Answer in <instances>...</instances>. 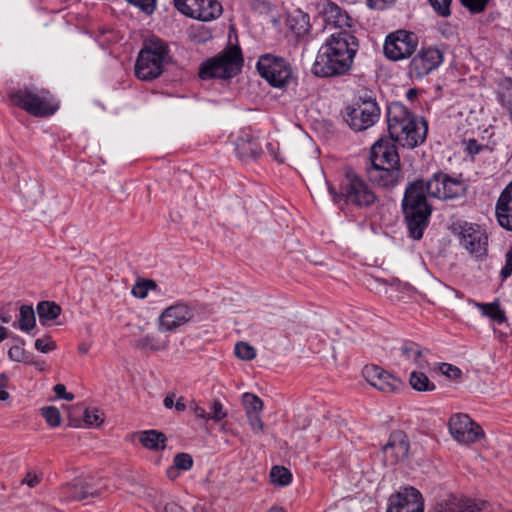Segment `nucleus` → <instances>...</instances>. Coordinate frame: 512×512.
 Returning a JSON list of instances; mask_svg holds the SVG:
<instances>
[{"mask_svg":"<svg viewBox=\"0 0 512 512\" xmlns=\"http://www.w3.org/2000/svg\"><path fill=\"white\" fill-rule=\"evenodd\" d=\"M235 355L241 360L249 361L255 358L256 351L250 344L241 341L235 345Z\"/></svg>","mask_w":512,"mask_h":512,"instance_id":"obj_39","label":"nucleus"},{"mask_svg":"<svg viewBox=\"0 0 512 512\" xmlns=\"http://www.w3.org/2000/svg\"><path fill=\"white\" fill-rule=\"evenodd\" d=\"M179 469L173 464L172 466H170L167 471H166V475L168 478L170 479H175L178 477L179 473H178Z\"/></svg>","mask_w":512,"mask_h":512,"instance_id":"obj_56","label":"nucleus"},{"mask_svg":"<svg viewBox=\"0 0 512 512\" xmlns=\"http://www.w3.org/2000/svg\"><path fill=\"white\" fill-rule=\"evenodd\" d=\"M467 191L465 183L445 173H435L427 181V193L440 200H452L464 197Z\"/></svg>","mask_w":512,"mask_h":512,"instance_id":"obj_11","label":"nucleus"},{"mask_svg":"<svg viewBox=\"0 0 512 512\" xmlns=\"http://www.w3.org/2000/svg\"><path fill=\"white\" fill-rule=\"evenodd\" d=\"M9 378L5 373L0 374V388H5L8 384Z\"/></svg>","mask_w":512,"mask_h":512,"instance_id":"obj_61","label":"nucleus"},{"mask_svg":"<svg viewBox=\"0 0 512 512\" xmlns=\"http://www.w3.org/2000/svg\"><path fill=\"white\" fill-rule=\"evenodd\" d=\"M19 328L22 331H30L36 325L35 312L32 306L22 305L20 307Z\"/></svg>","mask_w":512,"mask_h":512,"instance_id":"obj_35","label":"nucleus"},{"mask_svg":"<svg viewBox=\"0 0 512 512\" xmlns=\"http://www.w3.org/2000/svg\"><path fill=\"white\" fill-rule=\"evenodd\" d=\"M449 432L454 440L462 445H470L482 440L485 433L481 426L467 414L457 413L450 417Z\"/></svg>","mask_w":512,"mask_h":512,"instance_id":"obj_12","label":"nucleus"},{"mask_svg":"<svg viewBox=\"0 0 512 512\" xmlns=\"http://www.w3.org/2000/svg\"><path fill=\"white\" fill-rule=\"evenodd\" d=\"M155 288H156V284L154 281L146 280L143 282H137L132 287L131 293L133 294V296H135L139 299H143L147 296L149 290L155 289Z\"/></svg>","mask_w":512,"mask_h":512,"instance_id":"obj_41","label":"nucleus"},{"mask_svg":"<svg viewBox=\"0 0 512 512\" xmlns=\"http://www.w3.org/2000/svg\"><path fill=\"white\" fill-rule=\"evenodd\" d=\"M399 351L403 360L415 368L425 370L429 367L431 352L428 348L412 341H406L401 345Z\"/></svg>","mask_w":512,"mask_h":512,"instance_id":"obj_24","label":"nucleus"},{"mask_svg":"<svg viewBox=\"0 0 512 512\" xmlns=\"http://www.w3.org/2000/svg\"><path fill=\"white\" fill-rule=\"evenodd\" d=\"M147 501L151 503L156 511L159 512H186L183 507L174 501H164L163 495L151 489L145 495Z\"/></svg>","mask_w":512,"mask_h":512,"instance_id":"obj_29","label":"nucleus"},{"mask_svg":"<svg viewBox=\"0 0 512 512\" xmlns=\"http://www.w3.org/2000/svg\"><path fill=\"white\" fill-rule=\"evenodd\" d=\"M174 407L178 412H183L186 409V404L184 402V398L183 397L178 398L177 401L175 402Z\"/></svg>","mask_w":512,"mask_h":512,"instance_id":"obj_58","label":"nucleus"},{"mask_svg":"<svg viewBox=\"0 0 512 512\" xmlns=\"http://www.w3.org/2000/svg\"><path fill=\"white\" fill-rule=\"evenodd\" d=\"M461 3L470 12L479 13L485 9L488 0H461Z\"/></svg>","mask_w":512,"mask_h":512,"instance_id":"obj_49","label":"nucleus"},{"mask_svg":"<svg viewBox=\"0 0 512 512\" xmlns=\"http://www.w3.org/2000/svg\"><path fill=\"white\" fill-rule=\"evenodd\" d=\"M430 512H487V507L471 499L450 497L437 503Z\"/></svg>","mask_w":512,"mask_h":512,"instance_id":"obj_25","label":"nucleus"},{"mask_svg":"<svg viewBox=\"0 0 512 512\" xmlns=\"http://www.w3.org/2000/svg\"><path fill=\"white\" fill-rule=\"evenodd\" d=\"M368 5L374 9H383L387 4L393 3L395 0H367Z\"/></svg>","mask_w":512,"mask_h":512,"instance_id":"obj_54","label":"nucleus"},{"mask_svg":"<svg viewBox=\"0 0 512 512\" xmlns=\"http://www.w3.org/2000/svg\"><path fill=\"white\" fill-rule=\"evenodd\" d=\"M256 67L260 76L274 88L284 89L296 80L291 63L281 56L270 53L261 55Z\"/></svg>","mask_w":512,"mask_h":512,"instance_id":"obj_7","label":"nucleus"},{"mask_svg":"<svg viewBox=\"0 0 512 512\" xmlns=\"http://www.w3.org/2000/svg\"><path fill=\"white\" fill-rule=\"evenodd\" d=\"M169 47L162 39L152 36L146 39L135 63V76L141 81L158 78L169 63Z\"/></svg>","mask_w":512,"mask_h":512,"instance_id":"obj_5","label":"nucleus"},{"mask_svg":"<svg viewBox=\"0 0 512 512\" xmlns=\"http://www.w3.org/2000/svg\"><path fill=\"white\" fill-rule=\"evenodd\" d=\"M267 512H286V511H284L282 508H279V507H272Z\"/></svg>","mask_w":512,"mask_h":512,"instance_id":"obj_64","label":"nucleus"},{"mask_svg":"<svg viewBox=\"0 0 512 512\" xmlns=\"http://www.w3.org/2000/svg\"><path fill=\"white\" fill-rule=\"evenodd\" d=\"M369 180L379 188L392 190L403 179L401 165H371L367 168Z\"/></svg>","mask_w":512,"mask_h":512,"instance_id":"obj_20","label":"nucleus"},{"mask_svg":"<svg viewBox=\"0 0 512 512\" xmlns=\"http://www.w3.org/2000/svg\"><path fill=\"white\" fill-rule=\"evenodd\" d=\"M194 414L196 417L198 418H201V419H204L206 421H209L208 420V413L205 411V409L203 407H201L199 404L197 403H193V405L191 406Z\"/></svg>","mask_w":512,"mask_h":512,"instance_id":"obj_53","label":"nucleus"},{"mask_svg":"<svg viewBox=\"0 0 512 512\" xmlns=\"http://www.w3.org/2000/svg\"><path fill=\"white\" fill-rule=\"evenodd\" d=\"M8 356L11 360L16 362H29L30 356L26 353L24 348L19 345H14L8 350Z\"/></svg>","mask_w":512,"mask_h":512,"instance_id":"obj_44","label":"nucleus"},{"mask_svg":"<svg viewBox=\"0 0 512 512\" xmlns=\"http://www.w3.org/2000/svg\"><path fill=\"white\" fill-rule=\"evenodd\" d=\"M7 337V329L3 326H0V342L3 341Z\"/></svg>","mask_w":512,"mask_h":512,"instance_id":"obj_63","label":"nucleus"},{"mask_svg":"<svg viewBox=\"0 0 512 512\" xmlns=\"http://www.w3.org/2000/svg\"><path fill=\"white\" fill-rule=\"evenodd\" d=\"M104 421L103 413H101L98 409H84L83 411V419L82 421L76 419L75 417L71 416L69 418V426L74 428H79L82 426V423L87 427H99Z\"/></svg>","mask_w":512,"mask_h":512,"instance_id":"obj_31","label":"nucleus"},{"mask_svg":"<svg viewBox=\"0 0 512 512\" xmlns=\"http://www.w3.org/2000/svg\"><path fill=\"white\" fill-rule=\"evenodd\" d=\"M175 7L184 15L193 19L209 22L223 13L218 0H174Z\"/></svg>","mask_w":512,"mask_h":512,"instance_id":"obj_13","label":"nucleus"},{"mask_svg":"<svg viewBox=\"0 0 512 512\" xmlns=\"http://www.w3.org/2000/svg\"><path fill=\"white\" fill-rule=\"evenodd\" d=\"M242 401L246 414L261 413L263 410V401L253 393H244Z\"/></svg>","mask_w":512,"mask_h":512,"instance_id":"obj_36","label":"nucleus"},{"mask_svg":"<svg viewBox=\"0 0 512 512\" xmlns=\"http://www.w3.org/2000/svg\"><path fill=\"white\" fill-rule=\"evenodd\" d=\"M495 214L498 224L507 231H512V181L504 188L497 199Z\"/></svg>","mask_w":512,"mask_h":512,"instance_id":"obj_26","label":"nucleus"},{"mask_svg":"<svg viewBox=\"0 0 512 512\" xmlns=\"http://www.w3.org/2000/svg\"><path fill=\"white\" fill-rule=\"evenodd\" d=\"M387 128L391 140L409 148L422 144L426 139V122L416 119L403 104L398 102L388 106Z\"/></svg>","mask_w":512,"mask_h":512,"instance_id":"obj_3","label":"nucleus"},{"mask_svg":"<svg viewBox=\"0 0 512 512\" xmlns=\"http://www.w3.org/2000/svg\"><path fill=\"white\" fill-rule=\"evenodd\" d=\"M319 17L325 29L350 31L352 19L348 13L330 0H320L317 4Z\"/></svg>","mask_w":512,"mask_h":512,"instance_id":"obj_16","label":"nucleus"},{"mask_svg":"<svg viewBox=\"0 0 512 512\" xmlns=\"http://www.w3.org/2000/svg\"><path fill=\"white\" fill-rule=\"evenodd\" d=\"M194 316L190 306L184 303H176L164 309L159 316V329L165 332H173L188 323Z\"/></svg>","mask_w":512,"mask_h":512,"instance_id":"obj_18","label":"nucleus"},{"mask_svg":"<svg viewBox=\"0 0 512 512\" xmlns=\"http://www.w3.org/2000/svg\"><path fill=\"white\" fill-rule=\"evenodd\" d=\"M409 383L414 390L420 392L433 391L436 388L435 384L429 380L426 374L418 371L411 372Z\"/></svg>","mask_w":512,"mask_h":512,"instance_id":"obj_34","label":"nucleus"},{"mask_svg":"<svg viewBox=\"0 0 512 512\" xmlns=\"http://www.w3.org/2000/svg\"><path fill=\"white\" fill-rule=\"evenodd\" d=\"M164 406L168 409H171L172 407L175 406V402H174V395L171 394V395H167L165 398H164Z\"/></svg>","mask_w":512,"mask_h":512,"instance_id":"obj_57","label":"nucleus"},{"mask_svg":"<svg viewBox=\"0 0 512 512\" xmlns=\"http://www.w3.org/2000/svg\"><path fill=\"white\" fill-rule=\"evenodd\" d=\"M40 412L46 423L51 428L60 426L62 417L58 408L55 406H44L40 409Z\"/></svg>","mask_w":512,"mask_h":512,"instance_id":"obj_38","label":"nucleus"},{"mask_svg":"<svg viewBox=\"0 0 512 512\" xmlns=\"http://www.w3.org/2000/svg\"><path fill=\"white\" fill-rule=\"evenodd\" d=\"M28 363L34 365L35 368L38 369L39 371H43L45 369L44 361H33L30 357Z\"/></svg>","mask_w":512,"mask_h":512,"instance_id":"obj_60","label":"nucleus"},{"mask_svg":"<svg viewBox=\"0 0 512 512\" xmlns=\"http://www.w3.org/2000/svg\"><path fill=\"white\" fill-rule=\"evenodd\" d=\"M472 305L478 308L482 315L488 317L492 321L501 324L506 320L505 312L500 308L499 302L479 303L472 301Z\"/></svg>","mask_w":512,"mask_h":512,"instance_id":"obj_32","label":"nucleus"},{"mask_svg":"<svg viewBox=\"0 0 512 512\" xmlns=\"http://www.w3.org/2000/svg\"><path fill=\"white\" fill-rule=\"evenodd\" d=\"M419 45L418 36L411 31L397 30L390 33L384 42V54L392 61L410 58Z\"/></svg>","mask_w":512,"mask_h":512,"instance_id":"obj_10","label":"nucleus"},{"mask_svg":"<svg viewBox=\"0 0 512 512\" xmlns=\"http://www.w3.org/2000/svg\"><path fill=\"white\" fill-rule=\"evenodd\" d=\"M359 42L351 31H334L321 45L312 71L318 77L346 74L352 67Z\"/></svg>","mask_w":512,"mask_h":512,"instance_id":"obj_1","label":"nucleus"},{"mask_svg":"<svg viewBox=\"0 0 512 512\" xmlns=\"http://www.w3.org/2000/svg\"><path fill=\"white\" fill-rule=\"evenodd\" d=\"M439 369L442 372V374L453 380L459 379L462 375L461 370L457 366H454L449 363H442L439 366Z\"/></svg>","mask_w":512,"mask_h":512,"instance_id":"obj_48","label":"nucleus"},{"mask_svg":"<svg viewBox=\"0 0 512 512\" xmlns=\"http://www.w3.org/2000/svg\"><path fill=\"white\" fill-rule=\"evenodd\" d=\"M43 479V474L40 471H28L24 478L21 480L22 485H27L30 488H34L40 484Z\"/></svg>","mask_w":512,"mask_h":512,"instance_id":"obj_45","label":"nucleus"},{"mask_svg":"<svg viewBox=\"0 0 512 512\" xmlns=\"http://www.w3.org/2000/svg\"><path fill=\"white\" fill-rule=\"evenodd\" d=\"M271 482L279 486L288 485L292 480V474L283 466H274L270 472Z\"/></svg>","mask_w":512,"mask_h":512,"instance_id":"obj_37","label":"nucleus"},{"mask_svg":"<svg viewBox=\"0 0 512 512\" xmlns=\"http://www.w3.org/2000/svg\"><path fill=\"white\" fill-rule=\"evenodd\" d=\"M443 52L435 46H422L409 63V75L421 79L443 62Z\"/></svg>","mask_w":512,"mask_h":512,"instance_id":"obj_14","label":"nucleus"},{"mask_svg":"<svg viewBox=\"0 0 512 512\" xmlns=\"http://www.w3.org/2000/svg\"><path fill=\"white\" fill-rule=\"evenodd\" d=\"M452 232L471 256L481 259L487 255L488 235L480 225L459 221L452 225Z\"/></svg>","mask_w":512,"mask_h":512,"instance_id":"obj_9","label":"nucleus"},{"mask_svg":"<svg viewBox=\"0 0 512 512\" xmlns=\"http://www.w3.org/2000/svg\"><path fill=\"white\" fill-rule=\"evenodd\" d=\"M53 390L59 398L65 399L67 401H72L74 399V395L72 393H68L66 391V387L63 384H56Z\"/></svg>","mask_w":512,"mask_h":512,"instance_id":"obj_52","label":"nucleus"},{"mask_svg":"<svg viewBox=\"0 0 512 512\" xmlns=\"http://www.w3.org/2000/svg\"><path fill=\"white\" fill-rule=\"evenodd\" d=\"M170 341L168 337H161L155 334H147L135 342V347L139 350H150L153 352L165 351L169 348Z\"/></svg>","mask_w":512,"mask_h":512,"instance_id":"obj_28","label":"nucleus"},{"mask_svg":"<svg viewBox=\"0 0 512 512\" xmlns=\"http://www.w3.org/2000/svg\"><path fill=\"white\" fill-rule=\"evenodd\" d=\"M467 149L471 154H477L480 151V145L475 139H470L467 144Z\"/></svg>","mask_w":512,"mask_h":512,"instance_id":"obj_55","label":"nucleus"},{"mask_svg":"<svg viewBox=\"0 0 512 512\" xmlns=\"http://www.w3.org/2000/svg\"><path fill=\"white\" fill-rule=\"evenodd\" d=\"M427 196V182L422 179L410 182L404 192L402 210L410 236L415 240L422 238L432 212Z\"/></svg>","mask_w":512,"mask_h":512,"instance_id":"obj_4","label":"nucleus"},{"mask_svg":"<svg viewBox=\"0 0 512 512\" xmlns=\"http://www.w3.org/2000/svg\"><path fill=\"white\" fill-rule=\"evenodd\" d=\"M421 493L414 487L401 488L389 497L387 512H423Z\"/></svg>","mask_w":512,"mask_h":512,"instance_id":"obj_17","label":"nucleus"},{"mask_svg":"<svg viewBox=\"0 0 512 512\" xmlns=\"http://www.w3.org/2000/svg\"><path fill=\"white\" fill-rule=\"evenodd\" d=\"M379 114V107L374 100H363L346 109L345 121L352 129L362 131L371 127Z\"/></svg>","mask_w":512,"mask_h":512,"instance_id":"obj_15","label":"nucleus"},{"mask_svg":"<svg viewBox=\"0 0 512 512\" xmlns=\"http://www.w3.org/2000/svg\"><path fill=\"white\" fill-rule=\"evenodd\" d=\"M268 150L269 152L274 156V159L280 163H283L285 161L284 157H281L279 154L275 153L274 147L272 144H268Z\"/></svg>","mask_w":512,"mask_h":512,"instance_id":"obj_59","label":"nucleus"},{"mask_svg":"<svg viewBox=\"0 0 512 512\" xmlns=\"http://www.w3.org/2000/svg\"><path fill=\"white\" fill-rule=\"evenodd\" d=\"M512 274V246L508 249L505 255V265L501 270L502 279H506Z\"/></svg>","mask_w":512,"mask_h":512,"instance_id":"obj_51","label":"nucleus"},{"mask_svg":"<svg viewBox=\"0 0 512 512\" xmlns=\"http://www.w3.org/2000/svg\"><path fill=\"white\" fill-rule=\"evenodd\" d=\"M12 103L36 117H47L56 112L58 104L45 90L34 92L28 88L19 89L9 95Z\"/></svg>","mask_w":512,"mask_h":512,"instance_id":"obj_8","label":"nucleus"},{"mask_svg":"<svg viewBox=\"0 0 512 512\" xmlns=\"http://www.w3.org/2000/svg\"><path fill=\"white\" fill-rule=\"evenodd\" d=\"M58 493L60 499L66 502L81 501L88 497H98L100 495V491L88 479L84 478H74L72 481L63 484Z\"/></svg>","mask_w":512,"mask_h":512,"instance_id":"obj_22","label":"nucleus"},{"mask_svg":"<svg viewBox=\"0 0 512 512\" xmlns=\"http://www.w3.org/2000/svg\"><path fill=\"white\" fill-rule=\"evenodd\" d=\"M243 58L238 46H229L219 55L202 63L199 77L203 80L211 78H231L241 69Z\"/></svg>","mask_w":512,"mask_h":512,"instance_id":"obj_6","label":"nucleus"},{"mask_svg":"<svg viewBox=\"0 0 512 512\" xmlns=\"http://www.w3.org/2000/svg\"><path fill=\"white\" fill-rule=\"evenodd\" d=\"M248 424L254 434H261L264 430V423L260 413L246 414Z\"/></svg>","mask_w":512,"mask_h":512,"instance_id":"obj_46","label":"nucleus"},{"mask_svg":"<svg viewBox=\"0 0 512 512\" xmlns=\"http://www.w3.org/2000/svg\"><path fill=\"white\" fill-rule=\"evenodd\" d=\"M174 465L182 471H188L193 466V459L188 453H177L174 457Z\"/></svg>","mask_w":512,"mask_h":512,"instance_id":"obj_43","label":"nucleus"},{"mask_svg":"<svg viewBox=\"0 0 512 512\" xmlns=\"http://www.w3.org/2000/svg\"><path fill=\"white\" fill-rule=\"evenodd\" d=\"M238 157L247 161L258 157L261 152V145L257 139L248 131H242L235 141Z\"/></svg>","mask_w":512,"mask_h":512,"instance_id":"obj_27","label":"nucleus"},{"mask_svg":"<svg viewBox=\"0 0 512 512\" xmlns=\"http://www.w3.org/2000/svg\"><path fill=\"white\" fill-rule=\"evenodd\" d=\"M371 165H401L395 141L382 137L373 144L370 152Z\"/></svg>","mask_w":512,"mask_h":512,"instance_id":"obj_23","label":"nucleus"},{"mask_svg":"<svg viewBox=\"0 0 512 512\" xmlns=\"http://www.w3.org/2000/svg\"><path fill=\"white\" fill-rule=\"evenodd\" d=\"M130 4L138 7L146 14H151L155 8V0H127Z\"/></svg>","mask_w":512,"mask_h":512,"instance_id":"obj_50","label":"nucleus"},{"mask_svg":"<svg viewBox=\"0 0 512 512\" xmlns=\"http://www.w3.org/2000/svg\"><path fill=\"white\" fill-rule=\"evenodd\" d=\"M309 189L312 197L318 200H322L327 190L334 204L341 208L349 204L360 208L369 207L376 201L374 191L352 169L345 170L339 192L326 181L322 172L319 173L317 181L310 183Z\"/></svg>","mask_w":512,"mask_h":512,"instance_id":"obj_2","label":"nucleus"},{"mask_svg":"<svg viewBox=\"0 0 512 512\" xmlns=\"http://www.w3.org/2000/svg\"><path fill=\"white\" fill-rule=\"evenodd\" d=\"M429 2L439 15L443 17L450 15V5L452 0H429Z\"/></svg>","mask_w":512,"mask_h":512,"instance_id":"obj_47","label":"nucleus"},{"mask_svg":"<svg viewBox=\"0 0 512 512\" xmlns=\"http://www.w3.org/2000/svg\"><path fill=\"white\" fill-rule=\"evenodd\" d=\"M9 398V393L3 388L0 389V401H5Z\"/></svg>","mask_w":512,"mask_h":512,"instance_id":"obj_62","label":"nucleus"},{"mask_svg":"<svg viewBox=\"0 0 512 512\" xmlns=\"http://www.w3.org/2000/svg\"><path fill=\"white\" fill-rule=\"evenodd\" d=\"M409 452V440L407 435L400 430L390 434L388 442L383 446V460L386 465H395L403 461Z\"/></svg>","mask_w":512,"mask_h":512,"instance_id":"obj_21","label":"nucleus"},{"mask_svg":"<svg viewBox=\"0 0 512 512\" xmlns=\"http://www.w3.org/2000/svg\"><path fill=\"white\" fill-rule=\"evenodd\" d=\"M35 348L41 353H48L56 349V343L52 340L51 336L46 335L42 338L35 340Z\"/></svg>","mask_w":512,"mask_h":512,"instance_id":"obj_42","label":"nucleus"},{"mask_svg":"<svg viewBox=\"0 0 512 512\" xmlns=\"http://www.w3.org/2000/svg\"><path fill=\"white\" fill-rule=\"evenodd\" d=\"M366 381L383 393H392L399 390L403 383L383 368L377 365H366L363 369Z\"/></svg>","mask_w":512,"mask_h":512,"instance_id":"obj_19","label":"nucleus"},{"mask_svg":"<svg viewBox=\"0 0 512 512\" xmlns=\"http://www.w3.org/2000/svg\"><path fill=\"white\" fill-rule=\"evenodd\" d=\"M210 412L208 413V420L220 422L227 417V411L224 409L223 404L218 400L214 399L210 404Z\"/></svg>","mask_w":512,"mask_h":512,"instance_id":"obj_40","label":"nucleus"},{"mask_svg":"<svg viewBox=\"0 0 512 512\" xmlns=\"http://www.w3.org/2000/svg\"><path fill=\"white\" fill-rule=\"evenodd\" d=\"M139 440L145 448L158 451L165 448L167 437L160 431L146 430L141 432Z\"/></svg>","mask_w":512,"mask_h":512,"instance_id":"obj_30","label":"nucleus"},{"mask_svg":"<svg viewBox=\"0 0 512 512\" xmlns=\"http://www.w3.org/2000/svg\"><path fill=\"white\" fill-rule=\"evenodd\" d=\"M36 309L42 325L58 318L62 311L61 307L53 301H41L37 304Z\"/></svg>","mask_w":512,"mask_h":512,"instance_id":"obj_33","label":"nucleus"}]
</instances>
